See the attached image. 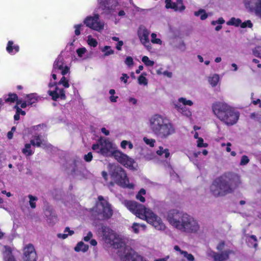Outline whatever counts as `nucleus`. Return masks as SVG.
<instances>
[{"label":"nucleus","instance_id":"nucleus-1","mask_svg":"<svg viewBox=\"0 0 261 261\" xmlns=\"http://www.w3.org/2000/svg\"><path fill=\"white\" fill-rule=\"evenodd\" d=\"M241 183L239 175L228 172L216 178L210 187V191L215 197L223 196L232 193Z\"/></svg>","mask_w":261,"mask_h":261},{"label":"nucleus","instance_id":"nucleus-2","mask_svg":"<svg viewBox=\"0 0 261 261\" xmlns=\"http://www.w3.org/2000/svg\"><path fill=\"white\" fill-rule=\"evenodd\" d=\"M167 219L173 227L181 232L195 233L199 229L196 220L187 213L176 210L169 211Z\"/></svg>","mask_w":261,"mask_h":261},{"label":"nucleus","instance_id":"nucleus-3","mask_svg":"<svg viewBox=\"0 0 261 261\" xmlns=\"http://www.w3.org/2000/svg\"><path fill=\"white\" fill-rule=\"evenodd\" d=\"M148 125L151 133L161 139H166L175 132L173 124L159 114L153 115L149 118Z\"/></svg>","mask_w":261,"mask_h":261},{"label":"nucleus","instance_id":"nucleus-4","mask_svg":"<svg viewBox=\"0 0 261 261\" xmlns=\"http://www.w3.org/2000/svg\"><path fill=\"white\" fill-rule=\"evenodd\" d=\"M99 230L102 234V239L106 243L110 244L115 248L119 249L120 252L123 251V256L126 254L127 252L126 248L130 247L126 246L125 242L122 238L109 227L103 224L100 225Z\"/></svg>","mask_w":261,"mask_h":261},{"label":"nucleus","instance_id":"nucleus-5","mask_svg":"<svg viewBox=\"0 0 261 261\" xmlns=\"http://www.w3.org/2000/svg\"><path fill=\"white\" fill-rule=\"evenodd\" d=\"M110 174L115 183L118 185L123 188H133L134 186L133 185L129 184L126 173L121 166L119 165L112 166Z\"/></svg>","mask_w":261,"mask_h":261},{"label":"nucleus","instance_id":"nucleus-6","mask_svg":"<svg viewBox=\"0 0 261 261\" xmlns=\"http://www.w3.org/2000/svg\"><path fill=\"white\" fill-rule=\"evenodd\" d=\"M99 202L95 207V217L98 220H104L110 218L113 215V211L110 204L105 200L102 196L98 198Z\"/></svg>","mask_w":261,"mask_h":261},{"label":"nucleus","instance_id":"nucleus-7","mask_svg":"<svg viewBox=\"0 0 261 261\" xmlns=\"http://www.w3.org/2000/svg\"><path fill=\"white\" fill-rule=\"evenodd\" d=\"M111 155L114 156L118 162L128 167L130 169L133 170L137 169L136 167L134 166V164L135 163L134 159L129 158L122 152L118 150H114L112 151Z\"/></svg>","mask_w":261,"mask_h":261},{"label":"nucleus","instance_id":"nucleus-8","mask_svg":"<svg viewBox=\"0 0 261 261\" xmlns=\"http://www.w3.org/2000/svg\"><path fill=\"white\" fill-rule=\"evenodd\" d=\"M143 218H144L148 223L152 224L158 230H163L166 228L161 219L149 209L147 210Z\"/></svg>","mask_w":261,"mask_h":261},{"label":"nucleus","instance_id":"nucleus-9","mask_svg":"<svg viewBox=\"0 0 261 261\" xmlns=\"http://www.w3.org/2000/svg\"><path fill=\"white\" fill-rule=\"evenodd\" d=\"M99 9L102 11L101 14L112 15L115 11L118 6L116 0H98Z\"/></svg>","mask_w":261,"mask_h":261},{"label":"nucleus","instance_id":"nucleus-10","mask_svg":"<svg viewBox=\"0 0 261 261\" xmlns=\"http://www.w3.org/2000/svg\"><path fill=\"white\" fill-rule=\"evenodd\" d=\"M98 14H95L93 16H88L84 20L86 25L94 30L100 32L104 28V22L99 20Z\"/></svg>","mask_w":261,"mask_h":261},{"label":"nucleus","instance_id":"nucleus-11","mask_svg":"<svg viewBox=\"0 0 261 261\" xmlns=\"http://www.w3.org/2000/svg\"><path fill=\"white\" fill-rule=\"evenodd\" d=\"M124 205L138 217L143 218V215L148 209L146 208L142 204H139L135 201L125 200Z\"/></svg>","mask_w":261,"mask_h":261},{"label":"nucleus","instance_id":"nucleus-12","mask_svg":"<svg viewBox=\"0 0 261 261\" xmlns=\"http://www.w3.org/2000/svg\"><path fill=\"white\" fill-rule=\"evenodd\" d=\"M231 108L226 103L222 102H216L213 104L212 110L214 114L217 117L221 120L224 115V114Z\"/></svg>","mask_w":261,"mask_h":261},{"label":"nucleus","instance_id":"nucleus-13","mask_svg":"<svg viewBox=\"0 0 261 261\" xmlns=\"http://www.w3.org/2000/svg\"><path fill=\"white\" fill-rule=\"evenodd\" d=\"M98 142L100 145V148L97 152L104 156H111V153L113 148L112 143L108 139L102 137L98 140Z\"/></svg>","mask_w":261,"mask_h":261},{"label":"nucleus","instance_id":"nucleus-14","mask_svg":"<svg viewBox=\"0 0 261 261\" xmlns=\"http://www.w3.org/2000/svg\"><path fill=\"white\" fill-rule=\"evenodd\" d=\"M239 118V113L234 112L231 108L229 111L224 114L221 121L224 122L227 125H232L237 123Z\"/></svg>","mask_w":261,"mask_h":261},{"label":"nucleus","instance_id":"nucleus-15","mask_svg":"<svg viewBox=\"0 0 261 261\" xmlns=\"http://www.w3.org/2000/svg\"><path fill=\"white\" fill-rule=\"evenodd\" d=\"M150 32L144 26H140L138 31V35L141 43L147 48L150 50L151 48V44L149 42V35Z\"/></svg>","mask_w":261,"mask_h":261},{"label":"nucleus","instance_id":"nucleus-16","mask_svg":"<svg viewBox=\"0 0 261 261\" xmlns=\"http://www.w3.org/2000/svg\"><path fill=\"white\" fill-rule=\"evenodd\" d=\"M126 249L127 252H126V254L123 256L122 254H119L121 256L123 261H146L143 257L132 248H126Z\"/></svg>","mask_w":261,"mask_h":261},{"label":"nucleus","instance_id":"nucleus-17","mask_svg":"<svg viewBox=\"0 0 261 261\" xmlns=\"http://www.w3.org/2000/svg\"><path fill=\"white\" fill-rule=\"evenodd\" d=\"M24 261H36L37 254L33 244H29L23 248Z\"/></svg>","mask_w":261,"mask_h":261},{"label":"nucleus","instance_id":"nucleus-18","mask_svg":"<svg viewBox=\"0 0 261 261\" xmlns=\"http://www.w3.org/2000/svg\"><path fill=\"white\" fill-rule=\"evenodd\" d=\"M44 213L47 218V221L49 223H55L57 219L56 215L51 206L48 205H45Z\"/></svg>","mask_w":261,"mask_h":261},{"label":"nucleus","instance_id":"nucleus-19","mask_svg":"<svg viewBox=\"0 0 261 261\" xmlns=\"http://www.w3.org/2000/svg\"><path fill=\"white\" fill-rule=\"evenodd\" d=\"M245 3L247 7L254 9L258 13L261 10V0H245Z\"/></svg>","mask_w":261,"mask_h":261},{"label":"nucleus","instance_id":"nucleus-20","mask_svg":"<svg viewBox=\"0 0 261 261\" xmlns=\"http://www.w3.org/2000/svg\"><path fill=\"white\" fill-rule=\"evenodd\" d=\"M230 254H234V251L230 249L217 253L216 261H226L229 259Z\"/></svg>","mask_w":261,"mask_h":261},{"label":"nucleus","instance_id":"nucleus-21","mask_svg":"<svg viewBox=\"0 0 261 261\" xmlns=\"http://www.w3.org/2000/svg\"><path fill=\"white\" fill-rule=\"evenodd\" d=\"M5 250L4 251V259L5 261H16L14 256L12 254V250L10 247L5 246Z\"/></svg>","mask_w":261,"mask_h":261},{"label":"nucleus","instance_id":"nucleus-22","mask_svg":"<svg viewBox=\"0 0 261 261\" xmlns=\"http://www.w3.org/2000/svg\"><path fill=\"white\" fill-rule=\"evenodd\" d=\"M170 9H173L175 11L182 12L185 10L186 7L183 4L182 0H176L175 3H172Z\"/></svg>","mask_w":261,"mask_h":261},{"label":"nucleus","instance_id":"nucleus-23","mask_svg":"<svg viewBox=\"0 0 261 261\" xmlns=\"http://www.w3.org/2000/svg\"><path fill=\"white\" fill-rule=\"evenodd\" d=\"M63 58L59 56L55 61L53 66V72H56V69L61 70L63 69Z\"/></svg>","mask_w":261,"mask_h":261},{"label":"nucleus","instance_id":"nucleus-24","mask_svg":"<svg viewBox=\"0 0 261 261\" xmlns=\"http://www.w3.org/2000/svg\"><path fill=\"white\" fill-rule=\"evenodd\" d=\"M88 245L85 244L83 242H79L74 247V250L76 252L82 251L83 252H85L88 250Z\"/></svg>","mask_w":261,"mask_h":261},{"label":"nucleus","instance_id":"nucleus-25","mask_svg":"<svg viewBox=\"0 0 261 261\" xmlns=\"http://www.w3.org/2000/svg\"><path fill=\"white\" fill-rule=\"evenodd\" d=\"M43 141L40 136H35L34 139L31 140V143L33 146L40 147L42 144H43Z\"/></svg>","mask_w":261,"mask_h":261},{"label":"nucleus","instance_id":"nucleus-26","mask_svg":"<svg viewBox=\"0 0 261 261\" xmlns=\"http://www.w3.org/2000/svg\"><path fill=\"white\" fill-rule=\"evenodd\" d=\"M219 81V76L217 74H214L208 78V82L213 87H215Z\"/></svg>","mask_w":261,"mask_h":261},{"label":"nucleus","instance_id":"nucleus-27","mask_svg":"<svg viewBox=\"0 0 261 261\" xmlns=\"http://www.w3.org/2000/svg\"><path fill=\"white\" fill-rule=\"evenodd\" d=\"M13 42L12 41H9L8 42L7 46L6 48L7 51L9 53H11L14 49L16 52H18L19 49V47L18 45L13 46Z\"/></svg>","mask_w":261,"mask_h":261},{"label":"nucleus","instance_id":"nucleus-28","mask_svg":"<svg viewBox=\"0 0 261 261\" xmlns=\"http://www.w3.org/2000/svg\"><path fill=\"white\" fill-rule=\"evenodd\" d=\"M60 89L57 87L56 86L55 90L54 91H48V94L52 97V99L53 100L56 101L58 98H59V94L58 93V91H59Z\"/></svg>","mask_w":261,"mask_h":261},{"label":"nucleus","instance_id":"nucleus-29","mask_svg":"<svg viewBox=\"0 0 261 261\" xmlns=\"http://www.w3.org/2000/svg\"><path fill=\"white\" fill-rule=\"evenodd\" d=\"M26 98L27 99L29 105H32L38 101V98L34 93L27 95Z\"/></svg>","mask_w":261,"mask_h":261},{"label":"nucleus","instance_id":"nucleus-30","mask_svg":"<svg viewBox=\"0 0 261 261\" xmlns=\"http://www.w3.org/2000/svg\"><path fill=\"white\" fill-rule=\"evenodd\" d=\"M242 21L239 18H231L229 21L227 22L228 25H234L236 27L241 26Z\"/></svg>","mask_w":261,"mask_h":261},{"label":"nucleus","instance_id":"nucleus-31","mask_svg":"<svg viewBox=\"0 0 261 261\" xmlns=\"http://www.w3.org/2000/svg\"><path fill=\"white\" fill-rule=\"evenodd\" d=\"M146 194V191L144 189H141L138 193L136 195V198L140 200L142 202H144L145 201V198L143 197L144 195H145Z\"/></svg>","mask_w":261,"mask_h":261},{"label":"nucleus","instance_id":"nucleus-32","mask_svg":"<svg viewBox=\"0 0 261 261\" xmlns=\"http://www.w3.org/2000/svg\"><path fill=\"white\" fill-rule=\"evenodd\" d=\"M75 174L77 176H79L80 178H87L88 176V172L85 168L81 169L80 170H77Z\"/></svg>","mask_w":261,"mask_h":261},{"label":"nucleus","instance_id":"nucleus-33","mask_svg":"<svg viewBox=\"0 0 261 261\" xmlns=\"http://www.w3.org/2000/svg\"><path fill=\"white\" fill-rule=\"evenodd\" d=\"M156 153L159 155H163L164 153H165V156L166 158H168L170 155L169 150L168 149H164L163 147L161 146H160L159 147V149L156 151Z\"/></svg>","mask_w":261,"mask_h":261},{"label":"nucleus","instance_id":"nucleus-34","mask_svg":"<svg viewBox=\"0 0 261 261\" xmlns=\"http://www.w3.org/2000/svg\"><path fill=\"white\" fill-rule=\"evenodd\" d=\"M28 197L30 199L29 203L31 206V207L32 208H35L36 207V203L35 201H37L38 198L37 197L33 196L32 195H29Z\"/></svg>","mask_w":261,"mask_h":261},{"label":"nucleus","instance_id":"nucleus-35","mask_svg":"<svg viewBox=\"0 0 261 261\" xmlns=\"http://www.w3.org/2000/svg\"><path fill=\"white\" fill-rule=\"evenodd\" d=\"M146 74L145 73H143L139 77H138V82L140 85H146L147 84V80L145 77Z\"/></svg>","mask_w":261,"mask_h":261},{"label":"nucleus","instance_id":"nucleus-36","mask_svg":"<svg viewBox=\"0 0 261 261\" xmlns=\"http://www.w3.org/2000/svg\"><path fill=\"white\" fill-rule=\"evenodd\" d=\"M142 61L146 66H152L154 64V61L150 60L147 56H144L142 59Z\"/></svg>","mask_w":261,"mask_h":261},{"label":"nucleus","instance_id":"nucleus-37","mask_svg":"<svg viewBox=\"0 0 261 261\" xmlns=\"http://www.w3.org/2000/svg\"><path fill=\"white\" fill-rule=\"evenodd\" d=\"M87 43L89 45L93 47H96L97 45L96 39L93 38L90 35L88 36Z\"/></svg>","mask_w":261,"mask_h":261},{"label":"nucleus","instance_id":"nucleus-38","mask_svg":"<svg viewBox=\"0 0 261 261\" xmlns=\"http://www.w3.org/2000/svg\"><path fill=\"white\" fill-rule=\"evenodd\" d=\"M31 144H26L25 148L22 149V152L28 155H31L32 154V152L30 149Z\"/></svg>","mask_w":261,"mask_h":261},{"label":"nucleus","instance_id":"nucleus-39","mask_svg":"<svg viewBox=\"0 0 261 261\" xmlns=\"http://www.w3.org/2000/svg\"><path fill=\"white\" fill-rule=\"evenodd\" d=\"M252 52L254 56L261 59V46L256 47L253 49Z\"/></svg>","mask_w":261,"mask_h":261},{"label":"nucleus","instance_id":"nucleus-40","mask_svg":"<svg viewBox=\"0 0 261 261\" xmlns=\"http://www.w3.org/2000/svg\"><path fill=\"white\" fill-rule=\"evenodd\" d=\"M9 97L7 98L5 101L6 102H14L16 100H17L18 96L16 94H9Z\"/></svg>","mask_w":261,"mask_h":261},{"label":"nucleus","instance_id":"nucleus-41","mask_svg":"<svg viewBox=\"0 0 261 261\" xmlns=\"http://www.w3.org/2000/svg\"><path fill=\"white\" fill-rule=\"evenodd\" d=\"M58 85H63L65 88H68L69 84L65 76H63L58 83Z\"/></svg>","mask_w":261,"mask_h":261},{"label":"nucleus","instance_id":"nucleus-42","mask_svg":"<svg viewBox=\"0 0 261 261\" xmlns=\"http://www.w3.org/2000/svg\"><path fill=\"white\" fill-rule=\"evenodd\" d=\"M110 46H105L103 47V48L102 49V51L105 52V55H104L105 56H109L110 55H112L114 54V51L112 49H110L109 50H108L106 51V50L110 49Z\"/></svg>","mask_w":261,"mask_h":261},{"label":"nucleus","instance_id":"nucleus-43","mask_svg":"<svg viewBox=\"0 0 261 261\" xmlns=\"http://www.w3.org/2000/svg\"><path fill=\"white\" fill-rule=\"evenodd\" d=\"M249 162V159L247 155H243L240 163L241 166H244L247 164Z\"/></svg>","mask_w":261,"mask_h":261},{"label":"nucleus","instance_id":"nucleus-44","mask_svg":"<svg viewBox=\"0 0 261 261\" xmlns=\"http://www.w3.org/2000/svg\"><path fill=\"white\" fill-rule=\"evenodd\" d=\"M181 253L184 254V256L186 257L189 260L193 261L194 260V257L192 254H189L186 251H181Z\"/></svg>","mask_w":261,"mask_h":261},{"label":"nucleus","instance_id":"nucleus-45","mask_svg":"<svg viewBox=\"0 0 261 261\" xmlns=\"http://www.w3.org/2000/svg\"><path fill=\"white\" fill-rule=\"evenodd\" d=\"M179 101L182 102L184 105L192 106L193 105V102L191 100H187L185 98H180Z\"/></svg>","mask_w":261,"mask_h":261},{"label":"nucleus","instance_id":"nucleus-46","mask_svg":"<svg viewBox=\"0 0 261 261\" xmlns=\"http://www.w3.org/2000/svg\"><path fill=\"white\" fill-rule=\"evenodd\" d=\"M247 27L249 28H251L252 27V23L251 21L248 20L244 22H241V27L242 28H245Z\"/></svg>","mask_w":261,"mask_h":261},{"label":"nucleus","instance_id":"nucleus-47","mask_svg":"<svg viewBox=\"0 0 261 261\" xmlns=\"http://www.w3.org/2000/svg\"><path fill=\"white\" fill-rule=\"evenodd\" d=\"M125 63L128 66H132L134 65V61L132 57H127L125 60Z\"/></svg>","mask_w":261,"mask_h":261},{"label":"nucleus","instance_id":"nucleus-48","mask_svg":"<svg viewBox=\"0 0 261 261\" xmlns=\"http://www.w3.org/2000/svg\"><path fill=\"white\" fill-rule=\"evenodd\" d=\"M143 140L147 144L149 145L151 147H153L154 146V143H155L154 140L149 139L146 137H144Z\"/></svg>","mask_w":261,"mask_h":261},{"label":"nucleus","instance_id":"nucleus-49","mask_svg":"<svg viewBox=\"0 0 261 261\" xmlns=\"http://www.w3.org/2000/svg\"><path fill=\"white\" fill-rule=\"evenodd\" d=\"M87 51L85 47L80 48L76 50V53L80 57H82L83 55Z\"/></svg>","mask_w":261,"mask_h":261},{"label":"nucleus","instance_id":"nucleus-50","mask_svg":"<svg viewBox=\"0 0 261 261\" xmlns=\"http://www.w3.org/2000/svg\"><path fill=\"white\" fill-rule=\"evenodd\" d=\"M206 253L208 256L212 257V258H213L214 260L216 261L217 252H215L210 249V250H207Z\"/></svg>","mask_w":261,"mask_h":261},{"label":"nucleus","instance_id":"nucleus-51","mask_svg":"<svg viewBox=\"0 0 261 261\" xmlns=\"http://www.w3.org/2000/svg\"><path fill=\"white\" fill-rule=\"evenodd\" d=\"M197 146H198V147H205L207 146V144L206 143L204 144L203 139L202 138H198V140L197 141Z\"/></svg>","mask_w":261,"mask_h":261},{"label":"nucleus","instance_id":"nucleus-52","mask_svg":"<svg viewBox=\"0 0 261 261\" xmlns=\"http://www.w3.org/2000/svg\"><path fill=\"white\" fill-rule=\"evenodd\" d=\"M83 26L82 24H76L74 25L75 28V34L76 36L80 35L81 32L80 31V28Z\"/></svg>","mask_w":261,"mask_h":261},{"label":"nucleus","instance_id":"nucleus-53","mask_svg":"<svg viewBox=\"0 0 261 261\" xmlns=\"http://www.w3.org/2000/svg\"><path fill=\"white\" fill-rule=\"evenodd\" d=\"M132 227L133 231L135 233H138L139 232V224L138 223H134Z\"/></svg>","mask_w":261,"mask_h":261},{"label":"nucleus","instance_id":"nucleus-54","mask_svg":"<svg viewBox=\"0 0 261 261\" xmlns=\"http://www.w3.org/2000/svg\"><path fill=\"white\" fill-rule=\"evenodd\" d=\"M58 93L61 99H65L66 98L65 91L63 89H60Z\"/></svg>","mask_w":261,"mask_h":261},{"label":"nucleus","instance_id":"nucleus-55","mask_svg":"<svg viewBox=\"0 0 261 261\" xmlns=\"http://www.w3.org/2000/svg\"><path fill=\"white\" fill-rule=\"evenodd\" d=\"M84 159L86 162H90L92 159V154L91 152H89L84 156Z\"/></svg>","mask_w":261,"mask_h":261},{"label":"nucleus","instance_id":"nucleus-56","mask_svg":"<svg viewBox=\"0 0 261 261\" xmlns=\"http://www.w3.org/2000/svg\"><path fill=\"white\" fill-rule=\"evenodd\" d=\"M129 78V76L126 73H123L122 74V76L120 77V80L122 81H123L124 83H126L127 82V79Z\"/></svg>","mask_w":261,"mask_h":261},{"label":"nucleus","instance_id":"nucleus-57","mask_svg":"<svg viewBox=\"0 0 261 261\" xmlns=\"http://www.w3.org/2000/svg\"><path fill=\"white\" fill-rule=\"evenodd\" d=\"M225 243L224 242H220L217 246V249L219 251H222L224 248Z\"/></svg>","mask_w":261,"mask_h":261},{"label":"nucleus","instance_id":"nucleus-58","mask_svg":"<svg viewBox=\"0 0 261 261\" xmlns=\"http://www.w3.org/2000/svg\"><path fill=\"white\" fill-rule=\"evenodd\" d=\"M92 236H93L92 233L91 231H89L88 233L87 236H86L84 238V240L86 242L89 241L91 239V238L92 237Z\"/></svg>","mask_w":261,"mask_h":261},{"label":"nucleus","instance_id":"nucleus-59","mask_svg":"<svg viewBox=\"0 0 261 261\" xmlns=\"http://www.w3.org/2000/svg\"><path fill=\"white\" fill-rule=\"evenodd\" d=\"M172 3L173 2L171 1V0H165L166 8L167 9L171 8Z\"/></svg>","mask_w":261,"mask_h":261},{"label":"nucleus","instance_id":"nucleus-60","mask_svg":"<svg viewBox=\"0 0 261 261\" xmlns=\"http://www.w3.org/2000/svg\"><path fill=\"white\" fill-rule=\"evenodd\" d=\"M123 42L122 41H119L117 44V45L116 46V48L118 50H120L121 49V46L123 45Z\"/></svg>","mask_w":261,"mask_h":261},{"label":"nucleus","instance_id":"nucleus-61","mask_svg":"<svg viewBox=\"0 0 261 261\" xmlns=\"http://www.w3.org/2000/svg\"><path fill=\"white\" fill-rule=\"evenodd\" d=\"M200 15H201L200 19L202 20H204L206 19L208 17V15H207V14H206L205 11L204 12H203L202 14H201Z\"/></svg>","mask_w":261,"mask_h":261},{"label":"nucleus","instance_id":"nucleus-62","mask_svg":"<svg viewBox=\"0 0 261 261\" xmlns=\"http://www.w3.org/2000/svg\"><path fill=\"white\" fill-rule=\"evenodd\" d=\"M61 71V73L62 75H65L66 73H67L69 72V68L68 66H66L64 69H62Z\"/></svg>","mask_w":261,"mask_h":261},{"label":"nucleus","instance_id":"nucleus-63","mask_svg":"<svg viewBox=\"0 0 261 261\" xmlns=\"http://www.w3.org/2000/svg\"><path fill=\"white\" fill-rule=\"evenodd\" d=\"M205 12V10L204 9H200L198 11H196L194 12V15L196 16H198L199 15H200L201 14H202L203 12Z\"/></svg>","mask_w":261,"mask_h":261},{"label":"nucleus","instance_id":"nucleus-64","mask_svg":"<svg viewBox=\"0 0 261 261\" xmlns=\"http://www.w3.org/2000/svg\"><path fill=\"white\" fill-rule=\"evenodd\" d=\"M163 74L165 75V76H167V77L170 78L172 77V73L171 72H169V71H165Z\"/></svg>","mask_w":261,"mask_h":261}]
</instances>
